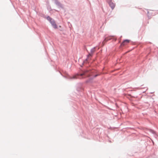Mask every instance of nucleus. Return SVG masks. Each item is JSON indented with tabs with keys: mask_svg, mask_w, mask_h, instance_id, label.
<instances>
[{
	"mask_svg": "<svg viewBox=\"0 0 158 158\" xmlns=\"http://www.w3.org/2000/svg\"><path fill=\"white\" fill-rule=\"evenodd\" d=\"M112 39H114V40L115 41H116L117 40V38L115 37L114 36H108L102 42V44H103V45H104L105 43L108 40H109Z\"/></svg>",
	"mask_w": 158,
	"mask_h": 158,
	"instance_id": "obj_1",
	"label": "nucleus"
},
{
	"mask_svg": "<svg viewBox=\"0 0 158 158\" xmlns=\"http://www.w3.org/2000/svg\"><path fill=\"white\" fill-rule=\"evenodd\" d=\"M130 42V40H124L121 44V46H123L127 44L128 43Z\"/></svg>",
	"mask_w": 158,
	"mask_h": 158,
	"instance_id": "obj_2",
	"label": "nucleus"
},
{
	"mask_svg": "<svg viewBox=\"0 0 158 158\" xmlns=\"http://www.w3.org/2000/svg\"><path fill=\"white\" fill-rule=\"evenodd\" d=\"M52 24V25L53 26V27L56 28L57 27V26L56 25L55 22L53 20H52L50 22Z\"/></svg>",
	"mask_w": 158,
	"mask_h": 158,
	"instance_id": "obj_3",
	"label": "nucleus"
},
{
	"mask_svg": "<svg viewBox=\"0 0 158 158\" xmlns=\"http://www.w3.org/2000/svg\"><path fill=\"white\" fill-rule=\"evenodd\" d=\"M109 5L112 9H114L115 6V4L112 2H110L109 3Z\"/></svg>",
	"mask_w": 158,
	"mask_h": 158,
	"instance_id": "obj_4",
	"label": "nucleus"
},
{
	"mask_svg": "<svg viewBox=\"0 0 158 158\" xmlns=\"http://www.w3.org/2000/svg\"><path fill=\"white\" fill-rule=\"evenodd\" d=\"M79 76V75H78V74H77V75H74L73 76V77L72 78L77 79V78H78Z\"/></svg>",
	"mask_w": 158,
	"mask_h": 158,
	"instance_id": "obj_5",
	"label": "nucleus"
},
{
	"mask_svg": "<svg viewBox=\"0 0 158 158\" xmlns=\"http://www.w3.org/2000/svg\"><path fill=\"white\" fill-rule=\"evenodd\" d=\"M88 72V71H85V72H84L83 73L80 74V75L81 76H83V75L85 74V73Z\"/></svg>",
	"mask_w": 158,
	"mask_h": 158,
	"instance_id": "obj_6",
	"label": "nucleus"
},
{
	"mask_svg": "<svg viewBox=\"0 0 158 158\" xmlns=\"http://www.w3.org/2000/svg\"><path fill=\"white\" fill-rule=\"evenodd\" d=\"M47 19H48V20H49V21H50V22H51V21L52 20V19L51 18H50V17H47Z\"/></svg>",
	"mask_w": 158,
	"mask_h": 158,
	"instance_id": "obj_7",
	"label": "nucleus"
}]
</instances>
